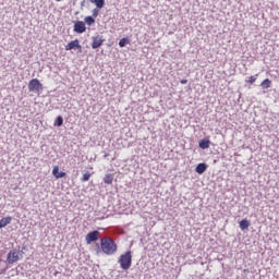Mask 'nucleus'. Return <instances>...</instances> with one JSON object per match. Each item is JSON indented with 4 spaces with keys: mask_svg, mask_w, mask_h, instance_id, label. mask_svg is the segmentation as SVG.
I'll return each mask as SVG.
<instances>
[{
    "mask_svg": "<svg viewBox=\"0 0 279 279\" xmlns=\"http://www.w3.org/2000/svg\"><path fill=\"white\" fill-rule=\"evenodd\" d=\"M7 260L10 265L19 263V253L16 251H10L8 254Z\"/></svg>",
    "mask_w": 279,
    "mask_h": 279,
    "instance_id": "obj_7",
    "label": "nucleus"
},
{
    "mask_svg": "<svg viewBox=\"0 0 279 279\" xmlns=\"http://www.w3.org/2000/svg\"><path fill=\"white\" fill-rule=\"evenodd\" d=\"M85 241L87 245H90V243H94L95 241H99V231H92L87 233Z\"/></svg>",
    "mask_w": 279,
    "mask_h": 279,
    "instance_id": "obj_4",
    "label": "nucleus"
},
{
    "mask_svg": "<svg viewBox=\"0 0 279 279\" xmlns=\"http://www.w3.org/2000/svg\"><path fill=\"white\" fill-rule=\"evenodd\" d=\"M72 49H77L78 51H82V45H80L78 39H74L65 45V51H71Z\"/></svg>",
    "mask_w": 279,
    "mask_h": 279,
    "instance_id": "obj_6",
    "label": "nucleus"
},
{
    "mask_svg": "<svg viewBox=\"0 0 279 279\" xmlns=\"http://www.w3.org/2000/svg\"><path fill=\"white\" fill-rule=\"evenodd\" d=\"M28 90L31 93H40L43 90V83L38 78H33L28 83Z\"/></svg>",
    "mask_w": 279,
    "mask_h": 279,
    "instance_id": "obj_3",
    "label": "nucleus"
},
{
    "mask_svg": "<svg viewBox=\"0 0 279 279\" xmlns=\"http://www.w3.org/2000/svg\"><path fill=\"white\" fill-rule=\"evenodd\" d=\"M56 1H62V0H56Z\"/></svg>",
    "mask_w": 279,
    "mask_h": 279,
    "instance_id": "obj_23",
    "label": "nucleus"
},
{
    "mask_svg": "<svg viewBox=\"0 0 279 279\" xmlns=\"http://www.w3.org/2000/svg\"><path fill=\"white\" fill-rule=\"evenodd\" d=\"M118 263L120 264L121 269L128 271V269L132 267V251H126L124 254L120 255Z\"/></svg>",
    "mask_w": 279,
    "mask_h": 279,
    "instance_id": "obj_2",
    "label": "nucleus"
},
{
    "mask_svg": "<svg viewBox=\"0 0 279 279\" xmlns=\"http://www.w3.org/2000/svg\"><path fill=\"white\" fill-rule=\"evenodd\" d=\"M258 80V74L252 75L246 80V84H254Z\"/></svg>",
    "mask_w": 279,
    "mask_h": 279,
    "instance_id": "obj_19",
    "label": "nucleus"
},
{
    "mask_svg": "<svg viewBox=\"0 0 279 279\" xmlns=\"http://www.w3.org/2000/svg\"><path fill=\"white\" fill-rule=\"evenodd\" d=\"M100 247L104 254H107L108 256H112V254L117 252V243H114L112 238H102L100 240Z\"/></svg>",
    "mask_w": 279,
    "mask_h": 279,
    "instance_id": "obj_1",
    "label": "nucleus"
},
{
    "mask_svg": "<svg viewBox=\"0 0 279 279\" xmlns=\"http://www.w3.org/2000/svg\"><path fill=\"white\" fill-rule=\"evenodd\" d=\"M9 223H12V217L8 216L0 219V229L5 228V226H9Z\"/></svg>",
    "mask_w": 279,
    "mask_h": 279,
    "instance_id": "obj_11",
    "label": "nucleus"
},
{
    "mask_svg": "<svg viewBox=\"0 0 279 279\" xmlns=\"http://www.w3.org/2000/svg\"><path fill=\"white\" fill-rule=\"evenodd\" d=\"M52 175H54L57 180H60V178L66 177V172L60 171V168L58 166H54L52 169Z\"/></svg>",
    "mask_w": 279,
    "mask_h": 279,
    "instance_id": "obj_9",
    "label": "nucleus"
},
{
    "mask_svg": "<svg viewBox=\"0 0 279 279\" xmlns=\"http://www.w3.org/2000/svg\"><path fill=\"white\" fill-rule=\"evenodd\" d=\"M81 180L82 182H88V180H90V173H84Z\"/></svg>",
    "mask_w": 279,
    "mask_h": 279,
    "instance_id": "obj_21",
    "label": "nucleus"
},
{
    "mask_svg": "<svg viewBox=\"0 0 279 279\" xmlns=\"http://www.w3.org/2000/svg\"><path fill=\"white\" fill-rule=\"evenodd\" d=\"M240 228H241V230H247V228H250V221L247 219L241 220Z\"/></svg>",
    "mask_w": 279,
    "mask_h": 279,
    "instance_id": "obj_15",
    "label": "nucleus"
},
{
    "mask_svg": "<svg viewBox=\"0 0 279 279\" xmlns=\"http://www.w3.org/2000/svg\"><path fill=\"white\" fill-rule=\"evenodd\" d=\"M125 45H130V38L124 37L120 39L119 47H125Z\"/></svg>",
    "mask_w": 279,
    "mask_h": 279,
    "instance_id": "obj_17",
    "label": "nucleus"
},
{
    "mask_svg": "<svg viewBox=\"0 0 279 279\" xmlns=\"http://www.w3.org/2000/svg\"><path fill=\"white\" fill-rule=\"evenodd\" d=\"M260 87L264 89L271 88V80L266 78L260 83Z\"/></svg>",
    "mask_w": 279,
    "mask_h": 279,
    "instance_id": "obj_13",
    "label": "nucleus"
},
{
    "mask_svg": "<svg viewBox=\"0 0 279 279\" xmlns=\"http://www.w3.org/2000/svg\"><path fill=\"white\" fill-rule=\"evenodd\" d=\"M85 23L86 25H94L95 24V19H93V16H86L85 17Z\"/></svg>",
    "mask_w": 279,
    "mask_h": 279,
    "instance_id": "obj_20",
    "label": "nucleus"
},
{
    "mask_svg": "<svg viewBox=\"0 0 279 279\" xmlns=\"http://www.w3.org/2000/svg\"><path fill=\"white\" fill-rule=\"evenodd\" d=\"M187 83H189V80H185V78L181 80V84H187Z\"/></svg>",
    "mask_w": 279,
    "mask_h": 279,
    "instance_id": "obj_22",
    "label": "nucleus"
},
{
    "mask_svg": "<svg viewBox=\"0 0 279 279\" xmlns=\"http://www.w3.org/2000/svg\"><path fill=\"white\" fill-rule=\"evenodd\" d=\"M94 3L96 5V8H104V5H106V1L105 0H94Z\"/></svg>",
    "mask_w": 279,
    "mask_h": 279,
    "instance_id": "obj_18",
    "label": "nucleus"
},
{
    "mask_svg": "<svg viewBox=\"0 0 279 279\" xmlns=\"http://www.w3.org/2000/svg\"><path fill=\"white\" fill-rule=\"evenodd\" d=\"M74 32H76V34H84V32H86V24L82 21H78L74 24Z\"/></svg>",
    "mask_w": 279,
    "mask_h": 279,
    "instance_id": "obj_8",
    "label": "nucleus"
},
{
    "mask_svg": "<svg viewBox=\"0 0 279 279\" xmlns=\"http://www.w3.org/2000/svg\"><path fill=\"white\" fill-rule=\"evenodd\" d=\"M206 169H208V165L206 163H198L195 168L196 173L202 175V173H206Z\"/></svg>",
    "mask_w": 279,
    "mask_h": 279,
    "instance_id": "obj_10",
    "label": "nucleus"
},
{
    "mask_svg": "<svg viewBox=\"0 0 279 279\" xmlns=\"http://www.w3.org/2000/svg\"><path fill=\"white\" fill-rule=\"evenodd\" d=\"M63 124H64V118H62V116H59L54 121V125H57V128H62Z\"/></svg>",
    "mask_w": 279,
    "mask_h": 279,
    "instance_id": "obj_16",
    "label": "nucleus"
},
{
    "mask_svg": "<svg viewBox=\"0 0 279 279\" xmlns=\"http://www.w3.org/2000/svg\"><path fill=\"white\" fill-rule=\"evenodd\" d=\"M104 37L102 36H93L92 37V49H99L101 45H104Z\"/></svg>",
    "mask_w": 279,
    "mask_h": 279,
    "instance_id": "obj_5",
    "label": "nucleus"
},
{
    "mask_svg": "<svg viewBox=\"0 0 279 279\" xmlns=\"http://www.w3.org/2000/svg\"><path fill=\"white\" fill-rule=\"evenodd\" d=\"M113 180H114V175L113 174H106L104 177L105 184H112Z\"/></svg>",
    "mask_w": 279,
    "mask_h": 279,
    "instance_id": "obj_14",
    "label": "nucleus"
},
{
    "mask_svg": "<svg viewBox=\"0 0 279 279\" xmlns=\"http://www.w3.org/2000/svg\"><path fill=\"white\" fill-rule=\"evenodd\" d=\"M198 146L201 149H208L210 147V140H201Z\"/></svg>",
    "mask_w": 279,
    "mask_h": 279,
    "instance_id": "obj_12",
    "label": "nucleus"
}]
</instances>
